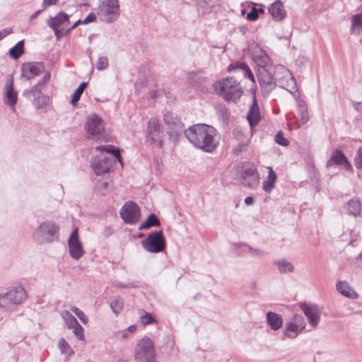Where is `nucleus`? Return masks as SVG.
<instances>
[{"label": "nucleus", "mask_w": 362, "mask_h": 362, "mask_svg": "<svg viewBox=\"0 0 362 362\" xmlns=\"http://www.w3.org/2000/svg\"><path fill=\"white\" fill-rule=\"evenodd\" d=\"M188 141L197 148L204 152L211 153L218 146L220 135L212 126L197 124L185 131Z\"/></svg>", "instance_id": "f03ea898"}, {"label": "nucleus", "mask_w": 362, "mask_h": 362, "mask_svg": "<svg viewBox=\"0 0 362 362\" xmlns=\"http://www.w3.org/2000/svg\"><path fill=\"white\" fill-rule=\"evenodd\" d=\"M257 10L258 15L259 13H264V9L263 8H257Z\"/></svg>", "instance_id": "69168bd1"}, {"label": "nucleus", "mask_w": 362, "mask_h": 362, "mask_svg": "<svg viewBox=\"0 0 362 362\" xmlns=\"http://www.w3.org/2000/svg\"><path fill=\"white\" fill-rule=\"evenodd\" d=\"M95 149L102 153V155L96 156L91 160V166L96 175H99L108 173L116 160L122 163V157L119 148L108 144L98 146Z\"/></svg>", "instance_id": "7ed1b4c3"}, {"label": "nucleus", "mask_w": 362, "mask_h": 362, "mask_svg": "<svg viewBox=\"0 0 362 362\" xmlns=\"http://www.w3.org/2000/svg\"><path fill=\"white\" fill-rule=\"evenodd\" d=\"M109 303L112 312L115 315H118L123 309V300L119 296L111 298L110 299Z\"/></svg>", "instance_id": "72a5a7b5"}, {"label": "nucleus", "mask_w": 362, "mask_h": 362, "mask_svg": "<svg viewBox=\"0 0 362 362\" xmlns=\"http://www.w3.org/2000/svg\"><path fill=\"white\" fill-rule=\"evenodd\" d=\"M306 323L303 317L300 315H295L285 325L283 330L284 339H296L305 328Z\"/></svg>", "instance_id": "9b49d317"}, {"label": "nucleus", "mask_w": 362, "mask_h": 362, "mask_svg": "<svg viewBox=\"0 0 362 362\" xmlns=\"http://www.w3.org/2000/svg\"><path fill=\"white\" fill-rule=\"evenodd\" d=\"M35 100L36 103V105L38 108L42 109L46 107L48 105L49 98L43 95H40V97L38 96H34Z\"/></svg>", "instance_id": "79ce46f5"}, {"label": "nucleus", "mask_w": 362, "mask_h": 362, "mask_svg": "<svg viewBox=\"0 0 362 362\" xmlns=\"http://www.w3.org/2000/svg\"><path fill=\"white\" fill-rule=\"evenodd\" d=\"M351 33L358 35L362 32V11L351 17Z\"/></svg>", "instance_id": "7c9ffc66"}, {"label": "nucleus", "mask_w": 362, "mask_h": 362, "mask_svg": "<svg viewBox=\"0 0 362 362\" xmlns=\"http://www.w3.org/2000/svg\"><path fill=\"white\" fill-rule=\"evenodd\" d=\"M95 19H96L95 14L93 13H90L85 18L84 20H83V24H88V23H92V22L95 21Z\"/></svg>", "instance_id": "864d4df0"}, {"label": "nucleus", "mask_w": 362, "mask_h": 362, "mask_svg": "<svg viewBox=\"0 0 362 362\" xmlns=\"http://www.w3.org/2000/svg\"><path fill=\"white\" fill-rule=\"evenodd\" d=\"M268 9L272 18L276 21H281L286 17V10L283 3L280 0L272 3Z\"/></svg>", "instance_id": "5701e85b"}, {"label": "nucleus", "mask_w": 362, "mask_h": 362, "mask_svg": "<svg viewBox=\"0 0 362 362\" xmlns=\"http://www.w3.org/2000/svg\"><path fill=\"white\" fill-rule=\"evenodd\" d=\"M12 33L11 28H5L0 31V41Z\"/></svg>", "instance_id": "5fc2aeb1"}, {"label": "nucleus", "mask_w": 362, "mask_h": 362, "mask_svg": "<svg viewBox=\"0 0 362 362\" xmlns=\"http://www.w3.org/2000/svg\"><path fill=\"white\" fill-rule=\"evenodd\" d=\"M235 248L239 249L240 252L242 255H248L247 249L245 247V246H249L247 244L245 243H236L234 245Z\"/></svg>", "instance_id": "603ef678"}, {"label": "nucleus", "mask_w": 362, "mask_h": 362, "mask_svg": "<svg viewBox=\"0 0 362 362\" xmlns=\"http://www.w3.org/2000/svg\"><path fill=\"white\" fill-rule=\"evenodd\" d=\"M109 65L108 59L106 57H100L97 60L95 66L99 71L105 69Z\"/></svg>", "instance_id": "c03bdc74"}, {"label": "nucleus", "mask_w": 362, "mask_h": 362, "mask_svg": "<svg viewBox=\"0 0 362 362\" xmlns=\"http://www.w3.org/2000/svg\"><path fill=\"white\" fill-rule=\"evenodd\" d=\"M59 226L53 221L41 223L33 231V239L39 245L52 243L59 238Z\"/></svg>", "instance_id": "39448f33"}, {"label": "nucleus", "mask_w": 362, "mask_h": 362, "mask_svg": "<svg viewBox=\"0 0 362 362\" xmlns=\"http://www.w3.org/2000/svg\"><path fill=\"white\" fill-rule=\"evenodd\" d=\"M43 65L40 63L25 65L23 67V74L28 78L31 79L40 75L43 70Z\"/></svg>", "instance_id": "b1692460"}, {"label": "nucleus", "mask_w": 362, "mask_h": 362, "mask_svg": "<svg viewBox=\"0 0 362 362\" xmlns=\"http://www.w3.org/2000/svg\"><path fill=\"white\" fill-rule=\"evenodd\" d=\"M217 93L228 102L236 103L243 95V88L233 78H226L214 84Z\"/></svg>", "instance_id": "20e7f679"}, {"label": "nucleus", "mask_w": 362, "mask_h": 362, "mask_svg": "<svg viewBox=\"0 0 362 362\" xmlns=\"http://www.w3.org/2000/svg\"><path fill=\"white\" fill-rule=\"evenodd\" d=\"M269 175L267 179L263 182L262 189L267 193H270L274 188L276 182V174L272 167H268Z\"/></svg>", "instance_id": "c85d7f7f"}, {"label": "nucleus", "mask_w": 362, "mask_h": 362, "mask_svg": "<svg viewBox=\"0 0 362 362\" xmlns=\"http://www.w3.org/2000/svg\"><path fill=\"white\" fill-rule=\"evenodd\" d=\"M355 165L357 168L362 169V148H359L355 158Z\"/></svg>", "instance_id": "09e8293b"}, {"label": "nucleus", "mask_w": 362, "mask_h": 362, "mask_svg": "<svg viewBox=\"0 0 362 362\" xmlns=\"http://www.w3.org/2000/svg\"><path fill=\"white\" fill-rule=\"evenodd\" d=\"M257 78L262 95L265 97L276 87L284 88L290 93L296 90V83L291 71L282 65L274 69H259Z\"/></svg>", "instance_id": "f257e3e1"}, {"label": "nucleus", "mask_w": 362, "mask_h": 362, "mask_svg": "<svg viewBox=\"0 0 362 362\" xmlns=\"http://www.w3.org/2000/svg\"><path fill=\"white\" fill-rule=\"evenodd\" d=\"M300 117H301V121L303 124L306 123L309 120V117H308V112L305 110H302V112L300 113Z\"/></svg>", "instance_id": "4d7b16f0"}, {"label": "nucleus", "mask_w": 362, "mask_h": 362, "mask_svg": "<svg viewBox=\"0 0 362 362\" xmlns=\"http://www.w3.org/2000/svg\"><path fill=\"white\" fill-rule=\"evenodd\" d=\"M154 322H156V320L149 313L144 311V314L141 315L139 322L143 325H147Z\"/></svg>", "instance_id": "a19ab883"}, {"label": "nucleus", "mask_w": 362, "mask_h": 362, "mask_svg": "<svg viewBox=\"0 0 362 362\" xmlns=\"http://www.w3.org/2000/svg\"><path fill=\"white\" fill-rule=\"evenodd\" d=\"M146 137L151 144L159 148L163 147V130L159 120L156 117H152L148 120Z\"/></svg>", "instance_id": "ddd939ff"}, {"label": "nucleus", "mask_w": 362, "mask_h": 362, "mask_svg": "<svg viewBox=\"0 0 362 362\" xmlns=\"http://www.w3.org/2000/svg\"><path fill=\"white\" fill-rule=\"evenodd\" d=\"M117 286L122 287V288H136V286L133 283H129L127 284H119Z\"/></svg>", "instance_id": "680f3d73"}, {"label": "nucleus", "mask_w": 362, "mask_h": 362, "mask_svg": "<svg viewBox=\"0 0 362 362\" xmlns=\"http://www.w3.org/2000/svg\"><path fill=\"white\" fill-rule=\"evenodd\" d=\"M167 344L170 347L172 352L177 353L178 352V348L175 345V341L173 337L170 336L167 337Z\"/></svg>", "instance_id": "8fccbe9b"}, {"label": "nucleus", "mask_w": 362, "mask_h": 362, "mask_svg": "<svg viewBox=\"0 0 362 362\" xmlns=\"http://www.w3.org/2000/svg\"><path fill=\"white\" fill-rule=\"evenodd\" d=\"M163 121L171 129H180L182 128V123L177 115L174 112H166L163 115Z\"/></svg>", "instance_id": "bb28decb"}, {"label": "nucleus", "mask_w": 362, "mask_h": 362, "mask_svg": "<svg viewBox=\"0 0 362 362\" xmlns=\"http://www.w3.org/2000/svg\"><path fill=\"white\" fill-rule=\"evenodd\" d=\"M57 1V0H43V6L44 7L49 6L55 4Z\"/></svg>", "instance_id": "052dcab7"}, {"label": "nucleus", "mask_w": 362, "mask_h": 362, "mask_svg": "<svg viewBox=\"0 0 362 362\" xmlns=\"http://www.w3.org/2000/svg\"><path fill=\"white\" fill-rule=\"evenodd\" d=\"M70 15L64 12H59L54 17H50L47 21V23L50 28H61L62 31H64V34L67 35L70 25Z\"/></svg>", "instance_id": "dca6fc26"}, {"label": "nucleus", "mask_w": 362, "mask_h": 362, "mask_svg": "<svg viewBox=\"0 0 362 362\" xmlns=\"http://www.w3.org/2000/svg\"><path fill=\"white\" fill-rule=\"evenodd\" d=\"M58 346L61 352L67 356L73 354V351L64 339H60L58 342Z\"/></svg>", "instance_id": "ea45409f"}, {"label": "nucleus", "mask_w": 362, "mask_h": 362, "mask_svg": "<svg viewBox=\"0 0 362 362\" xmlns=\"http://www.w3.org/2000/svg\"><path fill=\"white\" fill-rule=\"evenodd\" d=\"M24 41H19L15 46L10 49L9 53L11 58L18 59L23 54Z\"/></svg>", "instance_id": "f704fd0d"}, {"label": "nucleus", "mask_w": 362, "mask_h": 362, "mask_svg": "<svg viewBox=\"0 0 362 362\" xmlns=\"http://www.w3.org/2000/svg\"><path fill=\"white\" fill-rule=\"evenodd\" d=\"M245 203L247 205H251L254 203V199L252 197H247L245 199Z\"/></svg>", "instance_id": "e2e57ef3"}, {"label": "nucleus", "mask_w": 362, "mask_h": 362, "mask_svg": "<svg viewBox=\"0 0 362 362\" xmlns=\"http://www.w3.org/2000/svg\"><path fill=\"white\" fill-rule=\"evenodd\" d=\"M266 323L272 331H278L283 327L284 320L281 315L268 311L266 314Z\"/></svg>", "instance_id": "412c9836"}, {"label": "nucleus", "mask_w": 362, "mask_h": 362, "mask_svg": "<svg viewBox=\"0 0 362 362\" xmlns=\"http://www.w3.org/2000/svg\"><path fill=\"white\" fill-rule=\"evenodd\" d=\"M136 325H132L126 329L119 331L117 333V337L121 339H125L129 338L132 334H134L136 332Z\"/></svg>", "instance_id": "4c0bfd02"}, {"label": "nucleus", "mask_w": 362, "mask_h": 362, "mask_svg": "<svg viewBox=\"0 0 362 362\" xmlns=\"http://www.w3.org/2000/svg\"><path fill=\"white\" fill-rule=\"evenodd\" d=\"M70 329H73V332L74 334L77 337V338L80 340H84V329L82 327V326L78 323L77 325L74 326L73 327H71Z\"/></svg>", "instance_id": "a18cd8bd"}, {"label": "nucleus", "mask_w": 362, "mask_h": 362, "mask_svg": "<svg viewBox=\"0 0 362 362\" xmlns=\"http://www.w3.org/2000/svg\"><path fill=\"white\" fill-rule=\"evenodd\" d=\"M247 249L248 255L254 257H260L265 255V252L259 249L253 248L251 246H245Z\"/></svg>", "instance_id": "37998d69"}, {"label": "nucleus", "mask_w": 362, "mask_h": 362, "mask_svg": "<svg viewBox=\"0 0 362 362\" xmlns=\"http://www.w3.org/2000/svg\"><path fill=\"white\" fill-rule=\"evenodd\" d=\"M49 80L50 74L49 71H46L44 74L42 78L30 90V93H32V95L33 96H38L39 98L40 95L41 94L42 90H43L45 88L47 83L49 81Z\"/></svg>", "instance_id": "c756f323"}, {"label": "nucleus", "mask_w": 362, "mask_h": 362, "mask_svg": "<svg viewBox=\"0 0 362 362\" xmlns=\"http://www.w3.org/2000/svg\"><path fill=\"white\" fill-rule=\"evenodd\" d=\"M235 69H238L242 71L243 75L245 77L251 80L252 83L255 82V76L249 68V66L244 62H236L235 63H232L228 66V71H231Z\"/></svg>", "instance_id": "393cba45"}, {"label": "nucleus", "mask_w": 362, "mask_h": 362, "mask_svg": "<svg viewBox=\"0 0 362 362\" xmlns=\"http://www.w3.org/2000/svg\"><path fill=\"white\" fill-rule=\"evenodd\" d=\"M42 11V9L36 11L33 15L30 16V21H31L34 20L40 13H41Z\"/></svg>", "instance_id": "0e129e2a"}, {"label": "nucleus", "mask_w": 362, "mask_h": 362, "mask_svg": "<svg viewBox=\"0 0 362 362\" xmlns=\"http://www.w3.org/2000/svg\"><path fill=\"white\" fill-rule=\"evenodd\" d=\"M52 29L53 30L54 35L57 40L61 38L62 35L64 33V31H62V29H61V28H52Z\"/></svg>", "instance_id": "13d9d810"}, {"label": "nucleus", "mask_w": 362, "mask_h": 362, "mask_svg": "<svg viewBox=\"0 0 362 362\" xmlns=\"http://www.w3.org/2000/svg\"><path fill=\"white\" fill-rule=\"evenodd\" d=\"M160 221L154 214H151L148 218L144 221L139 226V230L149 228L153 226H159Z\"/></svg>", "instance_id": "473e14b6"}, {"label": "nucleus", "mask_w": 362, "mask_h": 362, "mask_svg": "<svg viewBox=\"0 0 362 362\" xmlns=\"http://www.w3.org/2000/svg\"><path fill=\"white\" fill-rule=\"evenodd\" d=\"M81 24H83V21L81 20H78L77 21H76L72 25H71V24L69 25V33L76 28V27H78L79 25Z\"/></svg>", "instance_id": "bf43d9fd"}, {"label": "nucleus", "mask_w": 362, "mask_h": 362, "mask_svg": "<svg viewBox=\"0 0 362 362\" xmlns=\"http://www.w3.org/2000/svg\"><path fill=\"white\" fill-rule=\"evenodd\" d=\"M26 298V291L22 286H13L6 293L0 294V307L9 310L12 305L23 304Z\"/></svg>", "instance_id": "0eeeda50"}, {"label": "nucleus", "mask_w": 362, "mask_h": 362, "mask_svg": "<svg viewBox=\"0 0 362 362\" xmlns=\"http://www.w3.org/2000/svg\"><path fill=\"white\" fill-rule=\"evenodd\" d=\"M100 20L105 23L115 21L119 16L118 0H104L98 13Z\"/></svg>", "instance_id": "1a4fd4ad"}, {"label": "nucleus", "mask_w": 362, "mask_h": 362, "mask_svg": "<svg viewBox=\"0 0 362 362\" xmlns=\"http://www.w3.org/2000/svg\"><path fill=\"white\" fill-rule=\"evenodd\" d=\"M88 83L86 82H83L80 84V86L75 90L74 93L71 95V103L72 105L75 106L77 102L79 100L84 89L86 88Z\"/></svg>", "instance_id": "c9c22d12"}, {"label": "nucleus", "mask_w": 362, "mask_h": 362, "mask_svg": "<svg viewBox=\"0 0 362 362\" xmlns=\"http://www.w3.org/2000/svg\"><path fill=\"white\" fill-rule=\"evenodd\" d=\"M358 258L362 260V252L359 255Z\"/></svg>", "instance_id": "338daca9"}, {"label": "nucleus", "mask_w": 362, "mask_h": 362, "mask_svg": "<svg viewBox=\"0 0 362 362\" xmlns=\"http://www.w3.org/2000/svg\"><path fill=\"white\" fill-rule=\"evenodd\" d=\"M141 244L145 250L151 253L162 252L165 247V240L162 230L150 233Z\"/></svg>", "instance_id": "9d476101"}, {"label": "nucleus", "mask_w": 362, "mask_h": 362, "mask_svg": "<svg viewBox=\"0 0 362 362\" xmlns=\"http://www.w3.org/2000/svg\"><path fill=\"white\" fill-rule=\"evenodd\" d=\"M347 214L354 217H358L361 214V206L358 199H351L345 204Z\"/></svg>", "instance_id": "cd10ccee"}, {"label": "nucleus", "mask_w": 362, "mask_h": 362, "mask_svg": "<svg viewBox=\"0 0 362 362\" xmlns=\"http://www.w3.org/2000/svg\"><path fill=\"white\" fill-rule=\"evenodd\" d=\"M332 165L341 166L347 171H352L353 168L351 163L347 160L345 155L340 150H335L327 162V167H330Z\"/></svg>", "instance_id": "6ab92c4d"}, {"label": "nucleus", "mask_w": 362, "mask_h": 362, "mask_svg": "<svg viewBox=\"0 0 362 362\" xmlns=\"http://www.w3.org/2000/svg\"><path fill=\"white\" fill-rule=\"evenodd\" d=\"M85 129L88 139L98 140L105 130V124L100 117L93 114L87 117Z\"/></svg>", "instance_id": "f8f14e48"}, {"label": "nucleus", "mask_w": 362, "mask_h": 362, "mask_svg": "<svg viewBox=\"0 0 362 362\" xmlns=\"http://www.w3.org/2000/svg\"><path fill=\"white\" fill-rule=\"evenodd\" d=\"M275 141L278 144L283 146H286L289 144V141H288V139L284 136L283 133L281 132H277V134H276Z\"/></svg>", "instance_id": "de8ad7c7"}, {"label": "nucleus", "mask_w": 362, "mask_h": 362, "mask_svg": "<svg viewBox=\"0 0 362 362\" xmlns=\"http://www.w3.org/2000/svg\"><path fill=\"white\" fill-rule=\"evenodd\" d=\"M119 214L123 221L128 224H136L141 218L140 209L134 202H127L120 209Z\"/></svg>", "instance_id": "4468645a"}, {"label": "nucleus", "mask_w": 362, "mask_h": 362, "mask_svg": "<svg viewBox=\"0 0 362 362\" xmlns=\"http://www.w3.org/2000/svg\"><path fill=\"white\" fill-rule=\"evenodd\" d=\"M259 17L257 10L256 8L253 7L250 13H247V18L249 21H256Z\"/></svg>", "instance_id": "3c124183"}, {"label": "nucleus", "mask_w": 362, "mask_h": 362, "mask_svg": "<svg viewBox=\"0 0 362 362\" xmlns=\"http://www.w3.org/2000/svg\"><path fill=\"white\" fill-rule=\"evenodd\" d=\"M336 287L338 292L345 297L356 299L358 296L356 291L346 281H339Z\"/></svg>", "instance_id": "a878e982"}, {"label": "nucleus", "mask_w": 362, "mask_h": 362, "mask_svg": "<svg viewBox=\"0 0 362 362\" xmlns=\"http://www.w3.org/2000/svg\"><path fill=\"white\" fill-rule=\"evenodd\" d=\"M280 274L291 273L294 271V265L286 259H279L274 261Z\"/></svg>", "instance_id": "2f4dec72"}, {"label": "nucleus", "mask_w": 362, "mask_h": 362, "mask_svg": "<svg viewBox=\"0 0 362 362\" xmlns=\"http://www.w3.org/2000/svg\"><path fill=\"white\" fill-rule=\"evenodd\" d=\"M71 312H73L79 319L83 323L86 324L88 322V318L86 316V315L83 313V311H81L79 308L72 306L71 308Z\"/></svg>", "instance_id": "49530a36"}, {"label": "nucleus", "mask_w": 362, "mask_h": 362, "mask_svg": "<svg viewBox=\"0 0 362 362\" xmlns=\"http://www.w3.org/2000/svg\"><path fill=\"white\" fill-rule=\"evenodd\" d=\"M252 99V105H251L247 115V119L251 129L256 126L261 119V113L255 95L253 96Z\"/></svg>", "instance_id": "4be33fe9"}, {"label": "nucleus", "mask_w": 362, "mask_h": 362, "mask_svg": "<svg viewBox=\"0 0 362 362\" xmlns=\"http://www.w3.org/2000/svg\"><path fill=\"white\" fill-rule=\"evenodd\" d=\"M68 246L70 256L76 259H79L85 253L82 243L78 239V228H75L68 239Z\"/></svg>", "instance_id": "2eb2a0df"}, {"label": "nucleus", "mask_w": 362, "mask_h": 362, "mask_svg": "<svg viewBox=\"0 0 362 362\" xmlns=\"http://www.w3.org/2000/svg\"><path fill=\"white\" fill-rule=\"evenodd\" d=\"M247 150V145L245 144L241 143L239 144L234 149L235 153H239L241 151H245Z\"/></svg>", "instance_id": "6e6d98bb"}, {"label": "nucleus", "mask_w": 362, "mask_h": 362, "mask_svg": "<svg viewBox=\"0 0 362 362\" xmlns=\"http://www.w3.org/2000/svg\"><path fill=\"white\" fill-rule=\"evenodd\" d=\"M97 192L101 195H105L110 191L109 182L106 180H100L97 184Z\"/></svg>", "instance_id": "58836bf2"}, {"label": "nucleus", "mask_w": 362, "mask_h": 362, "mask_svg": "<svg viewBox=\"0 0 362 362\" xmlns=\"http://www.w3.org/2000/svg\"><path fill=\"white\" fill-rule=\"evenodd\" d=\"M62 317L69 329L74 326L77 325L78 323L76 317L73 316L69 311H64L62 313Z\"/></svg>", "instance_id": "e433bc0d"}, {"label": "nucleus", "mask_w": 362, "mask_h": 362, "mask_svg": "<svg viewBox=\"0 0 362 362\" xmlns=\"http://www.w3.org/2000/svg\"><path fill=\"white\" fill-rule=\"evenodd\" d=\"M300 308L307 317L310 326L313 328L317 327L321 315V310L320 308L315 304L308 305L306 303H302L300 305Z\"/></svg>", "instance_id": "f3484780"}, {"label": "nucleus", "mask_w": 362, "mask_h": 362, "mask_svg": "<svg viewBox=\"0 0 362 362\" xmlns=\"http://www.w3.org/2000/svg\"><path fill=\"white\" fill-rule=\"evenodd\" d=\"M360 1H361V2H362V0H360Z\"/></svg>", "instance_id": "774afa93"}, {"label": "nucleus", "mask_w": 362, "mask_h": 362, "mask_svg": "<svg viewBox=\"0 0 362 362\" xmlns=\"http://www.w3.org/2000/svg\"><path fill=\"white\" fill-rule=\"evenodd\" d=\"M238 177L240 183L246 187L255 189L259 185V175L257 170L250 163H243L239 165Z\"/></svg>", "instance_id": "6e6552de"}, {"label": "nucleus", "mask_w": 362, "mask_h": 362, "mask_svg": "<svg viewBox=\"0 0 362 362\" xmlns=\"http://www.w3.org/2000/svg\"><path fill=\"white\" fill-rule=\"evenodd\" d=\"M252 59L259 69H274L272 61L265 51L257 47L252 52Z\"/></svg>", "instance_id": "a211bd4d"}, {"label": "nucleus", "mask_w": 362, "mask_h": 362, "mask_svg": "<svg viewBox=\"0 0 362 362\" xmlns=\"http://www.w3.org/2000/svg\"><path fill=\"white\" fill-rule=\"evenodd\" d=\"M13 81L12 77L8 78L6 81L4 91V103L13 107L17 102V93L13 87Z\"/></svg>", "instance_id": "aec40b11"}, {"label": "nucleus", "mask_w": 362, "mask_h": 362, "mask_svg": "<svg viewBox=\"0 0 362 362\" xmlns=\"http://www.w3.org/2000/svg\"><path fill=\"white\" fill-rule=\"evenodd\" d=\"M156 352L151 339L145 337L140 339L134 347L136 362H156Z\"/></svg>", "instance_id": "423d86ee"}]
</instances>
